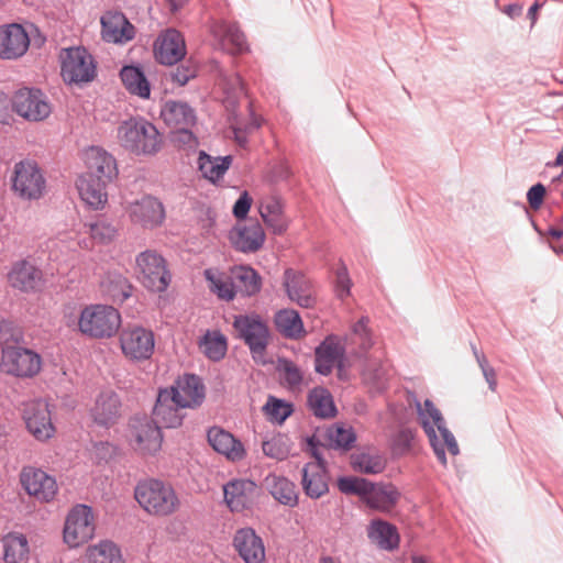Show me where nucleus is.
Here are the masks:
<instances>
[{"label": "nucleus", "instance_id": "1", "mask_svg": "<svg viewBox=\"0 0 563 563\" xmlns=\"http://www.w3.org/2000/svg\"><path fill=\"white\" fill-rule=\"evenodd\" d=\"M65 325L84 336L103 340L114 336L122 323L118 309L110 305L90 303L77 314L74 309L64 312Z\"/></svg>", "mask_w": 563, "mask_h": 563}, {"label": "nucleus", "instance_id": "2", "mask_svg": "<svg viewBox=\"0 0 563 563\" xmlns=\"http://www.w3.org/2000/svg\"><path fill=\"white\" fill-rule=\"evenodd\" d=\"M419 422L429 438L430 444L441 464H446L445 449L452 454H459V445L454 435L445 426L441 411L430 399L416 404Z\"/></svg>", "mask_w": 563, "mask_h": 563}, {"label": "nucleus", "instance_id": "3", "mask_svg": "<svg viewBox=\"0 0 563 563\" xmlns=\"http://www.w3.org/2000/svg\"><path fill=\"white\" fill-rule=\"evenodd\" d=\"M134 498L144 511L155 517H168L180 507V499L174 487L155 478L139 482Z\"/></svg>", "mask_w": 563, "mask_h": 563}, {"label": "nucleus", "instance_id": "4", "mask_svg": "<svg viewBox=\"0 0 563 563\" xmlns=\"http://www.w3.org/2000/svg\"><path fill=\"white\" fill-rule=\"evenodd\" d=\"M118 141L122 147L135 155H154L163 144L156 126L143 118H131L118 126Z\"/></svg>", "mask_w": 563, "mask_h": 563}, {"label": "nucleus", "instance_id": "5", "mask_svg": "<svg viewBox=\"0 0 563 563\" xmlns=\"http://www.w3.org/2000/svg\"><path fill=\"white\" fill-rule=\"evenodd\" d=\"M233 328L236 338L249 346L255 362L264 363L271 334L267 322L257 313L239 314L234 317Z\"/></svg>", "mask_w": 563, "mask_h": 563}, {"label": "nucleus", "instance_id": "6", "mask_svg": "<svg viewBox=\"0 0 563 563\" xmlns=\"http://www.w3.org/2000/svg\"><path fill=\"white\" fill-rule=\"evenodd\" d=\"M135 275L146 289L154 292L165 291L172 282L166 260L155 250H145L136 255Z\"/></svg>", "mask_w": 563, "mask_h": 563}, {"label": "nucleus", "instance_id": "7", "mask_svg": "<svg viewBox=\"0 0 563 563\" xmlns=\"http://www.w3.org/2000/svg\"><path fill=\"white\" fill-rule=\"evenodd\" d=\"M42 369V357L32 349L22 345L1 347L0 372L20 379L35 377Z\"/></svg>", "mask_w": 563, "mask_h": 563}, {"label": "nucleus", "instance_id": "8", "mask_svg": "<svg viewBox=\"0 0 563 563\" xmlns=\"http://www.w3.org/2000/svg\"><path fill=\"white\" fill-rule=\"evenodd\" d=\"M60 75L66 84L81 85L96 77L92 55L81 46L63 48L59 53Z\"/></svg>", "mask_w": 563, "mask_h": 563}, {"label": "nucleus", "instance_id": "9", "mask_svg": "<svg viewBox=\"0 0 563 563\" xmlns=\"http://www.w3.org/2000/svg\"><path fill=\"white\" fill-rule=\"evenodd\" d=\"M96 517L90 506L75 505L65 518L63 540L71 549L78 548L95 536Z\"/></svg>", "mask_w": 563, "mask_h": 563}, {"label": "nucleus", "instance_id": "10", "mask_svg": "<svg viewBox=\"0 0 563 563\" xmlns=\"http://www.w3.org/2000/svg\"><path fill=\"white\" fill-rule=\"evenodd\" d=\"M120 349L131 362H143L152 357L155 350V335L152 330L141 325H128L119 335Z\"/></svg>", "mask_w": 563, "mask_h": 563}, {"label": "nucleus", "instance_id": "11", "mask_svg": "<svg viewBox=\"0 0 563 563\" xmlns=\"http://www.w3.org/2000/svg\"><path fill=\"white\" fill-rule=\"evenodd\" d=\"M125 213L132 224L144 230L161 227L166 218L163 202L152 195H144L129 202L125 206Z\"/></svg>", "mask_w": 563, "mask_h": 563}, {"label": "nucleus", "instance_id": "12", "mask_svg": "<svg viewBox=\"0 0 563 563\" xmlns=\"http://www.w3.org/2000/svg\"><path fill=\"white\" fill-rule=\"evenodd\" d=\"M13 110L27 121H43L52 112L47 97L34 88H22L15 91L12 98Z\"/></svg>", "mask_w": 563, "mask_h": 563}, {"label": "nucleus", "instance_id": "13", "mask_svg": "<svg viewBox=\"0 0 563 563\" xmlns=\"http://www.w3.org/2000/svg\"><path fill=\"white\" fill-rule=\"evenodd\" d=\"M12 189L23 199L41 198L45 189V179L38 166L30 161L16 163L12 178Z\"/></svg>", "mask_w": 563, "mask_h": 563}, {"label": "nucleus", "instance_id": "14", "mask_svg": "<svg viewBox=\"0 0 563 563\" xmlns=\"http://www.w3.org/2000/svg\"><path fill=\"white\" fill-rule=\"evenodd\" d=\"M130 443L134 451L142 455H152L162 448L161 427L147 417L134 418L131 421Z\"/></svg>", "mask_w": 563, "mask_h": 563}, {"label": "nucleus", "instance_id": "15", "mask_svg": "<svg viewBox=\"0 0 563 563\" xmlns=\"http://www.w3.org/2000/svg\"><path fill=\"white\" fill-rule=\"evenodd\" d=\"M23 419L29 432L38 441H46L55 433L51 410L45 400L36 399L25 404Z\"/></svg>", "mask_w": 563, "mask_h": 563}, {"label": "nucleus", "instance_id": "16", "mask_svg": "<svg viewBox=\"0 0 563 563\" xmlns=\"http://www.w3.org/2000/svg\"><path fill=\"white\" fill-rule=\"evenodd\" d=\"M20 481L26 493L42 503L52 501L58 490L55 477L33 466L23 467Z\"/></svg>", "mask_w": 563, "mask_h": 563}, {"label": "nucleus", "instance_id": "17", "mask_svg": "<svg viewBox=\"0 0 563 563\" xmlns=\"http://www.w3.org/2000/svg\"><path fill=\"white\" fill-rule=\"evenodd\" d=\"M224 501L233 512L251 509L258 497L255 482L245 478L232 479L223 486Z\"/></svg>", "mask_w": 563, "mask_h": 563}, {"label": "nucleus", "instance_id": "18", "mask_svg": "<svg viewBox=\"0 0 563 563\" xmlns=\"http://www.w3.org/2000/svg\"><path fill=\"white\" fill-rule=\"evenodd\" d=\"M186 43L176 29L163 31L154 43V55L162 65H175L186 56Z\"/></svg>", "mask_w": 563, "mask_h": 563}, {"label": "nucleus", "instance_id": "19", "mask_svg": "<svg viewBox=\"0 0 563 563\" xmlns=\"http://www.w3.org/2000/svg\"><path fill=\"white\" fill-rule=\"evenodd\" d=\"M313 456L316 461L307 463L301 471V485L308 497L318 499L329 492V475L325 462L317 450Z\"/></svg>", "mask_w": 563, "mask_h": 563}, {"label": "nucleus", "instance_id": "20", "mask_svg": "<svg viewBox=\"0 0 563 563\" xmlns=\"http://www.w3.org/2000/svg\"><path fill=\"white\" fill-rule=\"evenodd\" d=\"M7 277L12 288L26 294L37 291L44 283L42 271L27 260L14 262Z\"/></svg>", "mask_w": 563, "mask_h": 563}, {"label": "nucleus", "instance_id": "21", "mask_svg": "<svg viewBox=\"0 0 563 563\" xmlns=\"http://www.w3.org/2000/svg\"><path fill=\"white\" fill-rule=\"evenodd\" d=\"M173 393L175 401L181 408L199 407L206 397V387L201 378L194 374H185L167 389Z\"/></svg>", "mask_w": 563, "mask_h": 563}, {"label": "nucleus", "instance_id": "22", "mask_svg": "<svg viewBox=\"0 0 563 563\" xmlns=\"http://www.w3.org/2000/svg\"><path fill=\"white\" fill-rule=\"evenodd\" d=\"M30 46V38L22 25L12 23L0 26V58L18 59Z\"/></svg>", "mask_w": 563, "mask_h": 563}, {"label": "nucleus", "instance_id": "23", "mask_svg": "<svg viewBox=\"0 0 563 563\" xmlns=\"http://www.w3.org/2000/svg\"><path fill=\"white\" fill-rule=\"evenodd\" d=\"M101 36L108 43L124 44L133 40L135 29L125 15L118 11H108L101 19Z\"/></svg>", "mask_w": 563, "mask_h": 563}, {"label": "nucleus", "instance_id": "24", "mask_svg": "<svg viewBox=\"0 0 563 563\" xmlns=\"http://www.w3.org/2000/svg\"><path fill=\"white\" fill-rule=\"evenodd\" d=\"M207 438L211 448L228 461L238 463L245 459L244 444L229 431L220 427H212L208 430Z\"/></svg>", "mask_w": 563, "mask_h": 563}, {"label": "nucleus", "instance_id": "25", "mask_svg": "<svg viewBox=\"0 0 563 563\" xmlns=\"http://www.w3.org/2000/svg\"><path fill=\"white\" fill-rule=\"evenodd\" d=\"M84 159L87 166L85 175L110 183L118 175L115 158L99 146L85 151Z\"/></svg>", "mask_w": 563, "mask_h": 563}, {"label": "nucleus", "instance_id": "26", "mask_svg": "<svg viewBox=\"0 0 563 563\" xmlns=\"http://www.w3.org/2000/svg\"><path fill=\"white\" fill-rule=\"evenodd\" d=\"M345 350L334 335H329L314 350V369L318 374L329 375L335 366L341 368Z\"/></svg>", "mask_w": 563, "mask_h": 563}, {"label": "nucleus", "instance_id": "27", "mask_svg": "<svg viewBox=\"0 0 563 563\" xmlns=\"http://www.w3.org/2000/svg\"><path fill=\"white\" fill-rule=\"evenodd\" d=\"M92 420L102 427L109 428L118 422L121 417V400L112 390H106L98 395L90 409Z\"/></svg>", "mask_w": 563, "mask_h": 563}, {"label": "nucleus", "instance_id": "28", "mask_svg": "<svg viewBox=\"0 0 563 563\" xmlns=\"http://www.w3.org/2000/svg\"><path fill=\"white\" fill-rule=\"evenodd\" d=\"M181 407L175 401L172 391L162 389L153 409V422L161 428H177L183 422Z\"/></svg>", "mask_w": 563, "mask_h": 563}, {"label": "nucleus", "instance_id": "29", "mask_svg": "<svg viewBox=\"0 0 563 563\" xmlns=\"http://www.w3.org/2000/svg\"><path fill=\"white\" fill-rule=\"evenodd\" d=\"M364 503L374 510L389 514L400 499V492L393 484L369 482Z\"/></svg>", "mask_w": 563, "mask_h": 563}, {"label": "nucleus", "instance_id": "30", "mask_svg": "<svg viewBox=\"0 0 563 563\" xmlns=\"http://www.w3.org/2000/svg\"><path fill=\"white\" fill-rule=\"evenodd\" d=\"M229 239L235 250L243 253H253L260 250L265 241V233L258 222L234 227Z\"/></svg>", "mask_w": 563, "mask_h": 563}, {"label": "nucleus", "instance_id": "31", "mask_svg": "<svg viewBox=\"0 0 563 563\" xmlns=\"http://www.w3.org/2000/svg\"><path fill=\"white\" fill-rule=\"evenodd\" d=\"M210 32L218 40L220 46L231 54H240L247 49L245 35L235 23L214 21Z\"/></svg>", "mask_w": 563, "mask_h": 563}, {"label": "nucleus", "instance_id": "32", "mask_svg": "<svg viewBox=\"0 0 563 563\" xmlns=\"http://www.w3.org/2000/svg\"><path fill=\"white\" fill-rule=\"evenodd\" d=\"M284 286L289 299L300 307L310 308L316 303L311 283L301 273L286 269L284 274Z\"/></svg>", "mask_w": 563, "mask_h": 563}, {"label": "nucleus", "instance_id": "33", "mask_svg": "<svg viewBox=\"0 0 563 563\" xmlns=\"http://www.w3.org/2000/svg\"><path fill=\"white\" fill-rule=\"evenodd\" d=\"M233 544L245 563H262L265 559L263 541L251 528L240 529Z\"/></svg>", "mask_w": 563, "mask_h": 563}, {"label": "nucleus", "instance_id": "34", "mask_svg": "<svg viewBox=\"0 0 563 563\" xmlns=\"http://www.w3.org/2000/svg\"><path fill=\"white\" fill-rule=\"evenodd\" d=\"M260 214L265 224L274 234H283L289 225V220L284 214V205L279 197L268 196L260 201Z\"/></svg>", "mask_w": 563, "mask_h": 563}, {"label": "nucleus", "instance_id": "35", "mask_svg": "<svg viewBox=\"0 0 563 563\" xmlns=\"http://www.w3.org/2000/svg\"><path fill=\"white\" fill-rule=\"evenodd\" d=\"M367 537L380 550L394 551L399 548L400 536L397 527L383 519H374L369 522Z\"/></svg>", "mask_w": 563, "mask_h": 563}, {"label": "nucleus", "instance_id": "36", "mask_svg": "<svg viewBox=\"0 0 563 563\" xmlns=\"http://www.w3.org/2000/svg\"><path fill=\"white\" fill-rule=\"evenodd\" d=\"M2 560L4 563H27L30 559V543L25 534L9 532L1 539Z\"/></svg>", "mask_w": 563, "mask_h": 563}, {"label": "nucleus", "instance_id": "37", "mask_svg": "<svg viewBox=\"0 0 563 563\" xmlns=\"http://www.w3.org/2000/svg\"><path fill=\"white\" fill-rule=\"evenodd\" d=\"M107 184L108 181L84 174L77 179L76 186L82 201L93 209H99L107 202Z\"/></svg>", "mask_w": 563, "mask_h": 563}, {"label": "nucleus", "instance_id": "38", "mask_svg": "<svg viewBox=\"0 0 563 563\" xmlns=\"http://www.w3.org/2000/svg\"><path fill=\"white\" fill-rule=\"evenodd\" d=\"M266 488L275 500L288 507L298 505L299 494L295 483L285 476L271 474L265 478Z\"/></svg>", "mask_w": 563, "mask_h": 563}, {"label": "nucleus", "instance_id": "39", "mask_svg": "<svg viewBox=\"0 0 563 563\" xmlns=\"http://www.w3.org/2000/svg\"><path fill=\"white\" fill-rule=\"evenodd\" d=\"M161 117L173 129L192 126L196 123L194 109L180 101H167L162 108Z\"/></svg>", "mask_w": 563, "mask_h": 563}, {"label": "nucleus", "instance_id": "40", "mask_svg": "<svg viewBox=\"0 0 563 563\" xmlns=\"http://www.w3.org/2000/svg\"><path fill=\"white\" fill-rule=\"evenodd\" d=\"M120 78L124 88L133 96L142 99H148L151 96V85L137 66L128 65L121 68Z\"/></svg>", "mask_w": 563, "mask_h": 563}, {"label": "nucleus", "instance_id": "41", "mask_svg": "<svg viewBox=\"0 0 563 563\" xmlns=\"http://www.w3.org/2000/svg\"><path fill=\"white\" fill-rule=\"evenodd\" d=\"M232 164V156H211L203 151H200L198 157V169L202 176L216 184L219 181Z\"/></svg>", "mask_w": 563, "mask_h": 563}, {"label": "nucleus", "instance_id": "42", "mask_svg": "<svg viewBox=\"0 0 563 563\" xmlns=\"http://www.w3.org/2000/svg\"><path fill=\"white\" fill-rule=\"evenodd\" d=\"M275 325L280 334L288 339H300L305 328L299 313L294 309H283L275 314Z\"/></svg>", "mask_w": 563, "mask_h": 563}, {"label": "nucleus", "instance_id": "43", "mask_svg": "<svg viewBox=\"0 0 563 563\" xmlns=\"http://www.w3.org/2000/svg\"><path fill=\"white\" fill-rule=\"evenodd\" d=\"M308 406L316 417L329 419L336 415V408L330 391L316 387L308 394Z\"/></svg>", "mask_w": 563, "mask_h": 563}, {"label": "nucleus", "instance_id": "44", "mask_svg": "<svg viewBox=\"0 0 563 563\" xmlns=\"http://www.w3.org/2000/svg\"><path fill=\"white\" fill-rule=\"evenodd\" d=\"M89 563H123L120 549L109 540H102L87 549Z\"/></svg>", "mask_w": 563, "mask_h": 563}, {"label": "nucleus", "instance_id": "45", "mask_svg": "<svg viewBox=\"0 0 563 563\" xmlns=\"http://www.w3.org/2000/svg\"><path fill=\"white\" fill-rule=\"evenodd\" d=\"M235 290L245 296H253L261 289L260 275L249 266H240L233 271Z\"/></svg>", "mask_w": 563, "mask_h": 563}, {"label": "nucleus", "instance_id": "46", "mask_svg": "<svg viewBox=\"0 0 563 563\" xmlns=\"http://www.w3.org/2000/svg\"><path fill=\"white\" fill-rule=\"evenodd\" d=\"M201 352L211 361H220L228 349L225 336L219 331H208L199 342Z\"/></svg>", "mask_w": 563, "mask_h": 563}, {"label": "nucleus", "instance_id": "47", "mask_svg": "<svg viewBox=\"0 0 563 563\" xmlns=\"http://www.w3.org/2000/svg\"><path fill=\"white\" fill-rule=\"evenodd\" d=\"M87 233L91 240L97 244H109L111 243L118 233L117 228L106 219L98 218L95 221L85 224Z\"/></svg>", "mask_w": 563, "mask_h": 563}, {"label": "nucleus", "instance_id": "48", "mask_svg": "<svg viewBox=\"0 0 563 563\" xmlns=\"http://www.w3.org/2000/svg\"><path fill=\"white\" fill-rule=\"evenodd\" d=\"M205 277L210 283V289L224 300H232L235 295L234 280L223 276L214 269L205 271Z\"/></svg>", "mask_w": 563, "mask_h": 563}, {"label": "nucleus", "instance_id": "49", "mask_svg": "<svg viewBox=\"0 0 563 563\" xmlns=\"http://www.w3.org/2000/svg\"><path fill=\"white\" fill-rule=\"evenodd\" d=\"M325 438L330 446L349 450L353 446L356 435L352 427L334 424L327 429Z\"/></svg>", "mask_w": 563, "mask_h": 563}, {"label": "nucleus", "instance_id": "50", "mask_svg": "<svg viewBox=\"0 0 563 563\" xmlns=\"http://www.w3.org/2000/svg\"><path fill=\"white\" fill-rule=\"evenodd\" d=\"M263 411L267 419L277 424H282L294 412L291 402L269 396L263 407Z\"/></svg>", "mask_w": 563, "mask_h": 563}, {"label": "nucleus", "instance_id": "51", "mask_svg": "<svg viewBox=\"0 0 563 563\" xmlns=\"http://www.w3.org/2000/svg\"><path fill=\"white\" fill-rule=\"evenodd\" d=\"M277 371L284 385L289 389H297L302 384L303 375L300 367L288 358H278Z\"/></svg>", "mask_w": 563, "mask_h": 563}, {"label": "nucleus", "instance_id": "52", "mask_svg": "<svg viewBox=\"0 0 563 563\" xmlns=\"http://www.w3.org/2000/svg\"><path fill=\"white\" fill-rule=\"evenodd\" d=\"M368 323V317L364 316L352 327L350 340L352 344L358 346L361 354L366 353L373 345V336Z\"/></svg>", "mask_w": 563, "mask_h": 563}, {"label": "nucleus", "instance_id": "53", "mask_svg": "<svg viewBox=\"0 0 563 563\" xmlns=\"http://www.w3.org/2000/svg\"><path fill=\"white\" fill-rule=\"evenodd\" d=\"M352 466L361 473L379 474L386 465L384 459L379 455L360 453L352 456Z\"/></svg>", "mask_w": 563, "mask_h": 563}, {"label": "nucleus", "instance_id": "54", "mask_svg": "<svg viewBox=\"0 0 563 563\" xmlns=\"http://www.w3.org/2000/svg\"><path fill=\"white\" fill-rule=\"evenodd\" d=\"M107 279L110 284L108 292L112 298L123 301L132 295L133 287L123 275L109 274Z\"/></svg>", "mask_w": 563, "mask_h": 563}, {"label": "nucleus", "instance_id": "55", "mask_svg": "<svg viewBox=\"0 0 563 563\" xmlns=\"http://www.w3.org/2000/svg\"><path fill=\"white\" fill-rule=\"evenodd\" d=\"M369 481L360 477L345 476L338 479V488L346 495H357L364 500Z\"/></svg>", "mask_w": 563, "mask_h": 563}, {"label": "nucleus", "instance_id": "56", "mask_svg": "<svg viewBox=\"0 0 563 563\" xmlns=\"http://www.w3.org/2000/svg\"><path fill=\"white\" fill-rule=\"evenodd\" d=\"M263 452L266 456L283 461L288 454L289 450L279 437H274L262 444Z\"/></svg>", "mask_w": 563, "mask_h": 563}, {"label": "nucleus", "instance_id": "57", "mask_svg": "<svg viewBox=\"0 0 563 563\" xmlns=\"http://www.w3.org/2000/svg\"><path fill=\"white\" fill-rule=\"evenodd\" d=\"M415 440V432L410 429L399 430L393 439V451L398 455H404L411 449Z\"/></svg>", "mask_w": 563, "mask_h": 563}, {"label": "nucleus", "instance_id": "58", "mask_svg": "<svg viewBox=\"0 0 563 563\" xmlns=\"http://www.w3.org/2000/svg\"><path fill=\"white\" fill-rule=\"evenodd\" d=\"M191 126L175 129L173 132V142L179 147L195 150L198 146V139L189 130Z\"/></svg>", "mask_w": 563, "mask_h": 563}, {"label": "nucleus", "instance_id": "59", "mask_svg": "<svg viewBox=\"0 0 563 563\" xmlns=\"http://www.w3.org/2000/svg\"><path fill=\"white\" fill-rule=\"evenodd\" d=\"M197 75V67L192 63H186L172 71V80L178 86H185L190 79Z\"/></svg>", "mask_w": 563, "mask_h": 563}, {"label": "nucleus", "instance_id": "60", "mask_svg": "<svg viewBox=\"0 0 563 563\" xmlns=\"http://www.w3.org/2000/svg\"><path fill=\"white\" fill-rule=\"evenodd\" d=\"M351 279L349 277L347 268L345 266L341 267L336 272V285L335 290L338 296L343 299L350 295L351 290Z\"/></svg>", "mask_w": 563, "mask_h": 563}, {"label": "nucleus", "instance_id": "61", "mask_svg": "<svg viewBox=\"0 0 563 563\" xmlns=\"http://www.w3.org/2000/svg\"><path fill=\"white\" fill-rule=\"evenodd\" d=\"M252 198L247 191H243L233 206V214L238 219H244L252 206Z\"/></svg>", "mask_w": 563, "mask_h": 563}, {"label": "nucleus", "instance_id": "62", "mask_svg": "<svg viewBox=\"0 0 563 563\" xmlns=\"http://www.w3.org/2000/svg\"><path fill=\"white\" fill-rule=\"evenodd\" d=\"M545 187L542 184H537L532 186L527 192V200L530 207L534 210H538L544 199Z\"/></svg>", "mask_w": 563, "mask_h": 563}, {"label": "nucleus", "instance_id": "63", "mask_svg": "<svg viewBox=\"0 0 563 563\" xmlns=\"http://www.w3.org/2000/svg\"><path fill=\"white\" fill-rule=\"evenodd\" d=\"M258 123H250L244 128L235 126L233 128L234 139L240 146H245L247 144V135L254 130L258 129Z\"/></svg>", "mask_w": 563, "mask_h": 563}, {"label": "nucleus", "instance_id": "64", "mask_svg": "<svg viewBox=\"0 0 563 563\" xmlns=\"http://www.w3.org/2000/svg\"><path fill=\"white\" fill-rule=\"evenodd\" d=\"M12 330L13 325L11 322L5 320L0 321V344L2 345V347L5 345H11V340L16 341L13 336Z\"/></svg>", "mask_w": 563, "mask_h": 563}]
</instances>
